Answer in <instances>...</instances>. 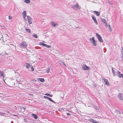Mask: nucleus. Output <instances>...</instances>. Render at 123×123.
Listing matches in <instances>:
<instances>
[{
	"instance_id": "obj_28",
	"label": "nucleus",
	"mask_w": 123,
	"mask_h": 123,
	"mask_svg": "<svg viewBox=\"0 0 123 123\" xmlns=\"http://www.w3.org/2000/svg\"><path fill=\"white\" fill-rule=\"evenodd\" d=\"M117 74L118 75V76L119 77L120 75H120L121 74H120V72L118 71H117Z\"/></svg>"
},
{
	"instance_id": "obj_5",
	"label": "nucleus",
	"mask_w": 123,
	"mask_h": 123,
	"mask_svg": "<svg viewBox=\"0 0 123 123\" xmlns=\"http://www.w3.org/2000/svg\"><path fill=\"white\" fill-rule=\"evenodd\" d=\"M27 17L29 24H32V19L29 16H27Z\"/></svg>"
},
{
	"instance_id": "obj_34",
	"label": "nucleus",
	"mask_w": 123,
	"mask_h": 123,
	"mask_svg": "<svg viewBox=\"0 0 123 123\" xmlns=\"http://www.w3.org/2000/svg\"><path fill=\"white\" fill-rule=\"evenodd\" d=\"M121 48L122 49V52L123 55V47H121Z\"/></svg>"
},
{
	"instance_id": "obj_1",
	"label": "nucleus",
	"mask_w": 123,
	"mask_h": 123,
	"mask_svg": "<svg viewBox=\"0 0 123 123\" xmlns=\"http://www.w3.org/2000/svg\"><path fill=\"white\" fill-rule=\"evenodd\" d=\"M89 40L94 46H96L97 45V42L95 41L94 37L90 38Z\"/></svg>"
},
{
	"instance_id": "obj_2",
	"label": "nucleus",
	"mask_w": 123,
	"mask_h": 123,
	"mask_svg": "<svg viewBox=\"0 0 123 123\" xmlns=\"http://www.w3.org/2000/svg\"><path fill=\"white\" fill-rule=\"evenodd\" d=\"M27 44L26 43L25 41L22 42L19 44V46L21 47H22L23 48H26L27 46Z\"/></svg>"
},
{
	"instance_id": "obj_29",
	"label": "nucleus",
	"mask_w": 123,
	"mask_h": 123,
	"mask_svg": "<svg viewBox=\"0 0 123 123\" xmlns=\"http://www.w3.org/2000/svg\"><path fill=\"white\" fill-rule=\"evenodd\" d=\"M36 81H37L33 79L31 80V82H35Z\"/></svg>"
},
{
	"instance_id": "obj_7",
	"label": "nucleus",
	"mask_w": 123,
	"mask_h": 123,
	"mask_svg": "<svg viewBox=\"0 0 123 123\" xmlns=\"http://www.w3.org/2000/svg\"><path fill=\"white\" fill-rule=\"evenodd\" d=\"M83 69L84 70H87L88 69L89 67L86 65H83L82 66Z\"/></svg>"
},
{
	"instance_id": "obj_30",
	"label": "nucleus",
	"mask_w": 123,
	"mask_h": 123,
	"mask_svg": "<svg viewBox=\"0 0 123 123\" xmlns=\"http://www.w3.org/2000/svg\"><path fill=\"white\" fill-rule=\"evenodd\" d=\"M93 107L95 109H96V110H98V107H97V106H96L95 105H94L93 106Z\"/></svg>"
},
{
	"instance_id": "obj_3",
	"label": "nucleus",
	"mask_w": 123,
	"mask_h": 123,
	"mask_svg": "<svg viewBox=\"0 0 123 123\" xmlns=\"http://www.w3.org/2000/svg\"><path fill=\"white\" fill-rule=\"evenodd\" d=\"M72 8L75 10H79L80 9V6L77 3L72 6Z\"/></svg>"
},
{
	"instance_id": "obj_10",
	"label": "nucleus",
	"mask_w": 123,
	"mask_h": 123,
	"mask_svg": "<svg viewBox=\"0 0 123 123\" xmlns=\"http://www.w3.org/2000/svg\"><path fill=\"white\" fill-rule=\"evenodd\" d=\"M122 95L121 93H119L118 95V98L120 100H123V98L122 97Z\"/></svg>"
},
{
	"instance_id": "obj_19",
	"label": "nucleus",
	"mask_w": 123,
	"mask_h": 123,
	"mask_svg": "<svg viewBox=\"0 0 123 123\" xmlns=\"http://www.w3.org/2000/svg\"><path fill=\"white\" fill-rule=\"evenodd\" d=\"M24 2L27 3H29L30 2V0H24Z\"/></svg>"
},
{
	"instance_id": "obj_37",
	"label": "nucleus",
	"mask_w": 123,
	"mask_h": 123,
	"mask_svg": "<svg viewBox=\"0 0 123 123\" xmlns=\"http://www.w3.org/2000/svg\"><path fill=\"white\" fill-rule=\"evenodd\" d=\"M107 2L110 4H111V5H112L110 2V1L109 0H108L107 1Z\"/></svg>"
},
{
	"instance_id": "obj_9",
	"label": "nucleus",
	"mask_w": 123,
	"mask_h": 123,
	"mask_svg": "<svg viewBox=\"0 0 123 123\" xmlns=\"http://www.w3.org/2000/svg\"><path fill=\"white\" fill-rule=\"evenodd\" d=\"M88 120L90 122H91L93 123H98L97 121L92 119H90Z\"/></svg>"
},
{
	"instance_id": "obj_32",
	"label": "nucleus",
	"mask_w": 123,
	"mask_h": 123,
	"mask_svg": "<svg viewBox=\"0 0 123 123\" xmlns=\"http://www.w3.org/2000/svg\"><path fill=\"white\" fill-rule=\"evenodd\" d=\"M12 18V17L11 16H8V19H9L10 20Z\"/></svg>"
},
{
	"instance_id": "obj_42",
	"label": "nucleus",
	"mask_w": 123,
	"mask_h": 123,
	"mask_svg": "<svg viewBox=\"0 0 123 123\" xmlns=\"http://www.w3.org/2000/svg\"><path fill=\"white\" fill-rule=\"evenodd\" d=\"M18 84H21V83H18Z\"/></svg>"
},
{
	"instance_id": "obj_11",
	"label": "nucleus",
	"mask_w": 123,
	"mask_h": 123,
	"mask_svg": "<svg viewBox=\"0 0 123 123\" xmlns=\"http://www.w3.org/2000/svg\"><path fill=\"white\" fill-rule=\"evenodd\" d=\"M51 25L53 27H55L58 25V24L57 23L55 24V22H51Z\"/></svg>"
},
{
	"instance_id": "obj_41",
	"label": "nucleus",
	"mask_w": 123,
	"mask_h": 123,
	"mask_svg": "<svg viewBox=\"0 0 123 123\" xmlns=\"http://www.w3.org/2000/svg\"><path fill=\"white\" fill-rule=\"evenodd\" d=\"M123 59H122V60H123Z\"/></svg>"
},
{
	"instance_id": "obj_8",
	"label": "nucleus",
	"mask_w": 123,
	"mask_h": 123,
	"mask_svg": "<svg viewBox=\"0 0 123 123\" xmlns=\"http://www.w3.org/2000/svg\"><path fill=\"white\" fill-rule=\"evenodd\" d=\"M92 19L96 23V25H97L98 24V23L95 17L93 16H92Z\"/></svg>"
},
{
	"instance_id": "obj_35",
	"label": "nucleus",
	"mask_w": 123,
	"mask_h": 123,
	"mask_svg": "<svg viewBox=\"0 0 123 123\" xmlns=\"http://www.w3.org/2000/svg\"><path fill=\"white\" fill-rule=\"evenodd\" d=\"M119 77L123 78V74H121L120 76V75Z\"/></svg>"
},
{
	"instance_id": "obj_6",
	"label": "nucleus",
	"mask_w": 123,
	"mask_h": 123,
	"mask_svg": "<svg viewBox=\"0 0 123 123\" xmlns=\"http://www.w3.org/2000/svg\"><path fill=\"white\" fill-rule=\"evenodd\" d=\"M22 14L23 16L24 19L25 20V22L26 21V20L25 19V18L26 17V11H25L23 12L22 13Z\"/></svg>"
},
{
	"instance_id": "obj_17",
	"label": "nucleus",
	"mask_w": 123,
	"mask_h": 123,
	"mask_svg": "<svg viewBox=\"0 0 123 123\" xmlns=\"http://www.w3.org/2000/svg\"><path fill=\"white\" fill-rule=\"evenodd\" d=\"M112 73H113V76H115L116 75V73H115V71L113 69V68H112Z\"/></svg>"
},
{
	"instance_id": "obj_24",
	"label": "nucleus",
	"mask_w": 123,
	"mask_h": 123,
	"mask_svg": "<svg viewBox=\"0 0 123 123\" xmlns=\"http://www.w3.org/2000/svg\"><path fill=\"white\" fill-rule=\"evenodd\" d=\"M50 70V68H48L46 70V72L47 73H48L49 72V71Z\"/></svg>"
},
{
	"instance_id": "obj_38",
	"label": "nucleus",
	"mask_w": 123,
	"mask_h": 123,
	"mask_svg": "<svg viewBox=\"0 0 123 123\" xmlns=\"http://www.w3.org/2000/svg\"><path fill=\"white\" fill-rule=\"evenodd\" d=\"M67 115L68 116H70L71 115V114L70 113H68L67 114Z\"/></svg>"
},
{
	"instance_id": "obj_12",
	"label": "nucleus",
	"mask_w": 123,
	"mask_h": 123,
	"mask_svg": "<svg viewBox=\"0 0 123 123\" xmlns=\"http://www.w3.org/2000/svg\"><path fill=\"white\" fill-rule=\"evenodd\" d=\"M103 80H104L106 85H108L109 82L105 78H103Z\"/></svg>"
},
{
	"instance_id": "obj_20",
	"label": "nucleus",
	"mask_w": 123,
	"mask_h": 123,
	"mask_svg": "<svg viewBox=\"0 0 123 123\" xmlns=\"http://www.w3.org/2000/svg\"><path fill=\"white\" fill-rule=\"evenodd\" d=\"M45 95H47L48 96H49L50 97H52L53 96L52 95H51L49 93H47L45 94Z\"/></svg>"
},
{
	"instance_id": "obj_36",
	"label": "nucleus",
	"mask_w": 123,
	"mask_h": 123,
	"mask_svg": "<svg viewBox=\"0 0 123 123\" xmlns=\"http://www.w3.org/2000/svg\"><path fill=\"white\" fill-rule=\"evenodd\" d=\"M44 98H46L47 99H48L49 97H48L46 96H44Z\"/></svg>"
},
{
	"instance_id": "obj_39",
	"label": "nucleus",
	"mask_w": 123,
	"mask_h": 123,
	"mask_svg": "<svg viewBox=\"0 0 123 123\" xmlns=\"http://www.w3.org/2000/svg\"><path fill=\"white\" fill-rule=\"evenodd\" d=\"M62 64L64 65L65 66H66L65 64V63L63 62H62Z\"/></svg>"
},
{
	"instance_id": "obj_43",
	"label": "nucleus",
	"mask_w": 123,
	"mask_h": 123,
	"mask_svg": "<svg viewBox=\"0 0 123 123\" xmlns=\"http://www.w3.org/2000/svg\"><path fill=\"white\" fill-rule=\"evenodd\" d=\"M1 33L0 32V35H1Z\"/></svg>"
},
{
	"instance_id": "obj_26",
	"label": "nucleus",
	"mask_w": 123,
	"mask_h": 123,
	"mask_svg": "<svg viewBox=\"0 0 123 123\" xmlns=\"http://www.w3.org/2000/svg\"><path fill=\"white\" fill-rule=\"evenodd\" d=\"M32 36L36 38H37V35L36 34H33L32 35Z\"/></svg>"
},
{
	"instance_id": "obj_40",
	"label": "nucleus",
	"mask_w": 123,
	"mask_h": 123,
	"mask_svg": "<svg viewBox=\"0 0 123 123\" xmlns=\"http://www.w3.org/2000/svg\"><path fill=\"white\" fill-rule=\"evenodd\" d=\"M94 86L95 87H96V85H94Z\"/></svg>"
},
{
	"instance_id": "obj_25",
	"label": "nucleus",
	"mask_w": 123,
	"mask_h": 123,
	"mask_svg": "<svg viewBox=\"0 0 123 123\" xmlns=\"http://www.w3.org/2000/svg\"><path fill=\"white\" fill-rule=\"evenodd\" d=\"M40 44L41 45L44 46H46V44H44V43H42V42L40 43Z\"/></svg>"
},
{
	"instance_id": "obj_4",
	"label": "nucleus",
	"mask_w": 123,
	"mask_h": 123,
	"mask_svg": "<svg viewBox=\"0 0 123 123\" xmlns=\"http://www.w3.org/2000/svg\"><path fill=\"white\" fill-rule=\"evenodd\" d=\"M96 35L98 40L101 42H103V41L102 39L101 36L97 33H96Z\"/></svg>"
},
{
	"instance_id": "obj_15",
	"label": "nucleus",
	"mask_w": 123,
	"mask_h": 123,
	"mask_svg": "<svg viewBox=\"0 0 123 123\" xmlns=\"http://www.w3.org/2000/svg\"><path fill=\"white\" fill-rule=\"evenodd\" d=\"M94 12L96 15L97 16H99L100 14V12H99L96 11H94Z\"/></svg>"
},
{
	"instance_id": "obj_23",
	"label": "nucleus",
	"mask_w": 123,
	"mask_h": 123,
	"mask_svg": "<svg viewBox=\"0 0 123 123\" xmlns=\"http://www.w3.org/2000/svg\"><path fill=\"white\" fill-rule=\"evenodd\" d=\"M33 117L35 119H37V116L35 114H33Z\"/></svg>"
},
{
	"instance_id": "obj_22",
	"label": "nucleus",
	"mask_w": 123,
	"mask_h": 123,
	"mask_svg": "<svg viewBox=\"0 0 123 123\" xmlns=\"http://www.w3.org/2000/svg\"><path fill=\"white\" fill-rule=\"evenodd\" d=\"M48 99H49V100L51 102H53L54 103H56V102H55V101H53V100H52L50 98H49Z\"/></svg>"
},
{
	"instance_id": "obj_27",
	"label": "nucleus",
	"mask_w": 123,
	"mask_h": 123,
	"mask_svg": "<svg viewBox=\"0 0 123 123\" xmlns=\"http://www.w3.org/2000/svg\"><path fill=\"white\" fill-rule=\"evenodd\" d=\"M116 113H117L121 114L122 113V112L121 111H117V110H116Z\"/></svg>"
},
{
	"instance_id": "obj_18",
	"label": "nucleus",
	"mask_w": 123,
	"mask_h": 123,
	"mask_svg": "<svg viewBox=\"0 0 123 123\" xmlns=\"http://www.w3.org/2000/svg\"><path fill=\"white\" fill-rule=\"evenodd\" d=\"M38 80L42 82H43L44 81V80L43 78H39L38 79Z\"/></svg>"
},
{
	"instance_id": "obj_14",
	"label": "nucleus",
	"mask_w": 123,
	"mask_h": 123,
	"mask_svg": "<svg viewBox=\"0 0 123 123\" xmlns=\"http://www.w3.org/2000/svg\"><path fill=\"white\" fill-rule=\"evenodd\" d=\"M26 65H25L26 67L27 68H29L31 67V65L29 63H26Z\"/></svg>"
},
{
	"instance_id": "obj_31",
	"label": "nucleus",
	"mask_w": 123,
	"mask_h": 123,
	"mask_svg": "<svg viewBox=\"0 0 123 123\" xmlns=\"http://www.w3.org/2000/svg\"><path fill=\"white\" fill-rule=\"evenodd\" d=\"M30 67L31 69V70L32 71H33L34 70V68L31 65Z\"/></svg>"
},
{
	"instance_id": "obj_21",
	"label": "nucleus",
	"mask_w": 123,
	"mask_h": 123,
	"mask_svg": "<svg viewBox=\"0 0 123 123\" xmlns=\"http://www.w3.org/2000/svg\"><path fill=\"white\" fill-rule=\"evenodd\" d=\"M25 30L27 32H28L29 33H31V30L29 29H27V28H26L25 29Z\"/></svg>"
},
{
	"instance_id": "obj_16",
	"label": "nucleus",
	"mask_w": 123,
	"mask_h": 123,
	"mask_svg": "<svg viewBox=\"0 0 123 123\" xmlns=\"http://www.w3.org/2000/svg\"><path fill=\"white\" fill-rule=\"evenodd\" d=\"M105 26L106 27H108L109 29L111 31H112V29H111V27L110 25H108L107 24V25H105Z\"/></svg>"
},
{
	"instance_id": "obj_33",
	"label": "nucleus",
	"mask_w": 123,
	"mask_h": 123,
	"mask_svg": "<svg viewBox=\"0 0 123 123\" xmlns=\"http://www.w3.org/2000/svg\"><path fill=\"white\" fill-rule=\"evenodd\" d=\"M45 46L47 48H49L50 47V46L49 45H47L46 44Z\"/></svg>"
},
{
	"instance_id": "obj_13",
	"label": "nucleus",
	"mask_w": 123,
	"mask_h": 123,
	"mask_svg": "<svg viewBox=\"0 0 123 123\" xmlns=\"http://www.w3.org/2000/svg\"><path fill=\"white\" fill-rule=\"evenodd\" d=\"M101 20L105 24V25H107V22L105 19L101 18Z\"/></svg>"
}]
</instances>
